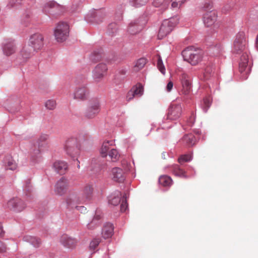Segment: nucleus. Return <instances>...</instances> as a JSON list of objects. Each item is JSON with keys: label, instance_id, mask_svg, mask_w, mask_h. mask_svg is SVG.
<instances>
[{"label": "nucleus", "instance_id": "c756f323", "mask_svg": "<svg viewBox=\"0 0 258 258\" xmlns=\"http://www.w3.org/2000/svg\"><path fill=\"white\" fill-rule=\"evenodd\" d=\"M182 141L187 146L190 147L195 144L196 138L192 134H188L184 136L182 138Z\"/></svg>", "mask_w": 258, "mask_h": 258}, {"label": "nucleus", "instance_id": "412c9836", "mask_svg": "<svg viewBox=\"0 0 258 258\" xmlns=\"http://www.w3.org/2000/svg\"><path fill=\"white\" fill-rule=\"evenodd\" d=\"M143 26L139 23V20H135L130 24L127 31L131 35L138 33L143 28Z\"/></svg>", "mask_w": 258, "mask_h": 258}, {"label": "nucleus", "instance_id": "8fccbe9b", "mask_svg": "<svg viewBox=\"0 0 258 258\" xmlns=\"http://www.w3.org/2000/svg\"><path fill=\"white\" fill-rule=\"evenodd\" d=\"M127 208V204L126 200H122V202L120 205V211L122 212H125Z\"/></svg>", "mask_w": 258, "mask_h": 258}, {"label": "nucleus", "instance_id": "4c0bfd02", "mask_svg": "<svg viewBox=\"0 0 258 258\" xmlns=\"http://www.w3.org/2000/svg\"><path fill=\"white\" fill-rule=\"evenodd\" d=\"M186 0H171V7L173 9H178Z\"/></svg>", "mask_w": 258, "mask_h": 258}, {"label": "nucleus", "instance_id": "f257e3e1", "mask_svg": "<svg viewBox=\"0 0 258 258\" xmlns=\"http://www.w3.org/2000/svg\"><path fill=\"white\" fill-rule=\"evenodd\" d=\"M44 38L43 34L35 33L30 35L27 44H25L21 51L23 58L27 60L41 50L44 46Z\"/></svg>", "mask_w": 258, "mask_h": 258}, {"label": "nucleus", "instance_id": "6e6552de", "mask_svg": "<svg viewBox=\"0 0 258 258\" xmlns=\"http://www.w3.org/2000/svg\"><path fill=\"white\" fill-rule=\"evenodd\" d=\"M89 90L85 85L76 87L73 92V98L79 101H85L89 98Z\"/></svg>", "mask_w": 258, "mask_h": 258}, {"label": "nucleus", "instance_id": "aec40b11", "mask_svg": "<svg viewBox=\"0 0 258 258\" xmlns=\"http://www.w3.org/2000/svg\"><path fill=\"white\" fill-rule=\"evenodd\" d=\"M248 61V55L247 52L242 54L240 57V61L239 62V71L241 73H245L247 75L249 72V69L247 68V63Z\"/></svg>", "mask_w": 258, "mask_h": 258}, {"label": "nucleus", "instance_id": "c85d7f7f", "mask_svg": "<svg viewBox=\"0 0 258 258\" xmlns=\"http://www.w3.org/2000/svg\"><path fill=\"white\" fill-rule=\"evenodd\" d=\"M159 183L163 186H169L172 183V180L169 176L161 175L159 178Z\"/></svg>", "mask_w": 258, "mask_h": 258}, {"label": "nucleus", "instance_id": "6ab92c4d", "mask_svg": "<svg viewBox=\"0 0 258 258\" xmlns=\"http://www.w3.org/2000/svg\"><path fill=\"white\" fill-rule=\"evenodd\" d=\"M113 179L118 182H123L125 178V173L119 167L113 168L112 170Z\"/></svg>", "mask_w": 258, "mask_h": 258}, {"label": "nucleus", "instance_id": "a878e982", "mask_svg": "<svg viewBox=\"0 0 258 258\" xmlns=\"http://www.w3.org/2000/svg\"><path fill=\"white\" fill-rule=\"evenodd\" d=\"M215 69L212 66H207L203 73V79L205 80H209L215 75Z\"/></svg>", "mask_w": 258, "mask_h": 258}, {"label": "nucleus", "instance_id": "f3484780", "mask_svg": "<svg viewBox=\"0 0 258 258\" xmlns=\"http://www.w3.org/2000/svg\"><path fill=\"white\" fill-rule=\"evenodd\" d=\"M60 243L66 248H74L77 244V240L68 235H62L60 239Z\"/></svg>", "mask_w": 258, "mask_h": 258}, {"label": "nucleus", "instance_id": "f8f14e48", "mask_svg": "<svg viewBox=\"0 0 258 258\" xmlns=\"http://www.w3.org/2000/svg\"><path fill=\"white\" fill-rule=\"evenodd\" d=\"M182 107L180 104L173 103L169 109L167 113V118L170 120H175L178 118L181 114Z\"/></svg>", "mask_w": 258, "mask_h": 258}, {"label": "nucleus", "instance_id": "680f3d73", "mask_svg": "<svg viewBox=\"0 0 258 258\" xmlns=\"http://www.w3.org/2000/svg\"><path fill=\"white\" fill-rule=\"evenodd\" d=\"M78 163H79V164H78V167L79 168H80V165H79V164H80V162H79V161H78Z\"/></svg>", "mask_w": 258, "mask_h": 258}, {"label": "nucleus", "instance_id": "2f4dec72", "mask_svg": "<svg viewBox=\"0 0 258 258\" xmlns=\"http://www.w3.org/2000/svg\"><path fill=\"white\" fill-rule=\"evenodd\" d=\"M136 96L140 97L143 94L144 87L143 85L138 83L131 89Z\"/></svg>", "mask_w": 258, "mask_h": 258}, {"label": "nucleus", "instance_id": "864d4df0", "mask_svg": "<svg viewBox=\"0 0 258 258\" xmlns=\"http://www.w3.org/2000/svg\"><path fill=\"white\" fill-rule=\"evenodd\" d=\"M48 139V136L47 135H42L40 136L38 142H42L46 141ZM40 143H39V145H40Z\"/></svg>", "mask_w": 258, "mask_h": 258}, {"label": "nucleus", "instance_id": "c9c22d12", "mask_svg": "<svg viewBox=\"0 0 258 258\" xmlns=\"http://www.w3.org/2000/svg\"><path fill=\"white\" fill-rule=\"evenodd\" d=\"M211 103L210 97H206L203 99V103L201 104L202 107L204 112H207L210 107Z\"/></svg>", "mask_w": 258, "mask_h": 258}, {"label": "nucleus", "instance_id": "7ed1b4c3", "mask_svg": "<svg viewBox=\"0 0 258 258\" xmlns=\"http://www.w3.org/2000/svg\"><path fill=\"white\" fill-rule=\"evenodd\" d=\"M179 19L177 17H173L168 19L164 20L159 30L158 38L162 39L168 35L178 23Z\"/></svg>", "mask_w": 258, "mask_h": 258}, {"label": "nucleus", "instance_id": "f704fd0d", "mask_svg": "<svg viewBox=\"0 0 258 258\" xmlns=\"http://www.w3.org/2000/svg\"><path fill=\"white\" fill-rule=\"evenodd\" d=\"M31 14L29 13L25 14L22 17L21 19V23L25 26H28L30 23L31 21Z\"/></svg>", "mask_w": 258, "mask_h": 258}, {"label": "nucleus", "instance_id": "20e7f679", "mask_svg": "<svg viewBox=\"0 0 258 258\" xmlns=\"http://www.w3.org/2000/svg\"><path fill=\"white\" fill-rule=\"evenodd\" d=\"M247 40L244 32H240L235 36L233 44V53L235 54H242L245 51L246 48Z\"/></svg>", "mask_w": 258, "mask_h": 258}, {"label": "nucleus", "instance_id": "c03bdc74", "mask_svg": "<svg viewBox=\"0 0 258 258\" xmlns=\"http://www.w3.org/2000/svg\"><path fill=\"white\" fill-rule=\"evenodd\" d=\"M191 156L190 155H183L179 157L178 161L179 163L181 164L183 162L189 161L191 160Z\"/></svg>", "mask_w": 258, "mask_h": 258}, {"label": "nucleus", "instance_id": "79ce46f5", "mask_svg": "<svg viewBox=\"0 0 258 258\" xmlns=\"http://www.w3.org/2000/svg\"><path fill=\"white\" fill-rule=\"evenodd\" d=\"M157 67L160 70V71L163 74H164L165 73V69L163 65L162 60L160 56H158V60H157Z\"/></svg>", "mask_w": 258, "mask_h": 258}, {"label": "nucleus", "instance_id": "de8ad7c7", "mask_svg": "<svg viewBox=\"0 0 258 258\" xmlns=\"http://www.w3.org/2000/svg\"><path fill=\"white\" fill-rule=\"evenodd\" d=\"M117 26L115 23H111L108 26V30L110 33H113L116 32Z\"/></svg>", "mask_w": 258, "mask_h": 258}, {"label": "nucleus", "instance_id": "09e8293b", "mask_svg": "<svg viewBox=\"0 0 258 258\" xmlns=\"http://www.w3.org/2000/svg\"><path fill=\"white\" fill-rule=\"evenodd\" d=\"M135 95H134L133 92L132 91V90H131L130 91H129L126 95V101L129 102L131 100H132L135 97Z\"/></svg>", "mask_w": 258, "mask_h": 258}, {"label": "nucleus", "instance_id": "ddd939ff", "mask_svg": "<svg viewBox=\"0 0 258 258\" xmlns=\"http://www.w3.org/2000/svg\"><path fill=\"white\" fill-rule=\"evenodd\" d=\"M43 11L46 14H59L63 12V7L57 4L55 2L51 1L47 3L45 5Z\"/></svg>", "mask_w": 258, "mask_h": 258}, {"label": "nucleus", "instance_id": "dca6fc26", "mask_svg": "<svg viewBox=\"0 0 258 258\" xmlns=\"http://www.w3.org/2000/svg\"><path fill=\"white\" fill-rule=\"evenodd\" d=\"M68 187V180L64 178L61 177L55 184L54 192L56 195L62 196L67 191Z\"/></svg>", "mask_w": 258, "mask_h": 258}, {"label": "nucleus", "instance_id": "37998d69", "mask_svg": "<svg viewBox=\"0 0 258 258\" xmlns=\"http://www.w3.org/2000/svg\"><path fill=\"white\" fill-rule=\"evenodd\" d=\"M100 219L99 215H95L92 221L88 225L89 229H92L94 225L99 224L98 221Z\"/></svg>", "mask_w": 258, "mask_h": 258}, {"label": "nucleus", "instance_id": "423d86ee", "mask_svg": "<svg viewBox=\"0 0 258 258\" xmlns=\"http://www.w3.org/2000/svg\"><path fill=\"white\" fill-rule=\"evenodd\" d=\"M54 35L57 42L65 41L69 35V26L65 22L58 23L54 29Z\"/></svg>", "mask_w": 258, "mask_h": 258}, {"label": "nucleus", "instance_id": "473e14b6", "mask_svg": "<svg viewBox=\"0 0 258 258\" xmlns=\"http://www.w3.org/2000/svg\"><path fill=\"white\" fill-rule=\"evenodd\" d=\"M6 167L7 169L14 170L17 168V163L12 157H7L6 160Z\"/></svg>", "mask_w": 258, "mask_h": 258}, {"label": "nucleus", "instance_id": "2eb2a0df", "mask_svg": "<svg viewBox=\"0 0 258 258\" xmlns=\"http://www.w3.org/2000/svg\"><path fill=\"white\" fill-rule=\"evenodd\" d=\"M217 14L215 11H210L204 13L203 16L204 23L207 27L213 26L217 20Z\"/></svg>", "mask_w": 258, "mask_h": 258}, {"label": "nucleus", "instance_id": "393cba45", "mask_svg": "<svg viewBox=\"0 0 258 258\" xmlns=\"http://www.w3.org/2000/svg\"><path fill=\"white\" fill-rule=\"evenodd\" d=\"M93 189L92 186L90 185H87L84 187L83 191L82 197H81V199H83V202L91 198L93 193Z\"/></svg>", "mask_w": 258, "mask_h": 258}, {"label": "nucleus", "instance_id": "5fc2aeb1", "mask_svg": "<svg viewBox=\"0 0 258 258\" xmlns=\"http://www.w3.org/2000/svg\"><path fill=\"white\" fill-rule=\"evenodd\" d=\"M75 208L77 210L80 211L81 213H85L87 210L86 208L85 207L82 206H76L75 207Z\"/></svg>", "mask_w": 258, "mask_h": 258}, {"label": "nucleus", "instance_id": "b1692460", "mask_svg": "<svg viewBox=\"0 0 258 258\" xmlns=\"http://www.w3.org/2000/svg\"><path fill=\"white\" fill-rule=\"evenodd\" d=\"M112 141H105L103 143L100 149V153L102 157H106L108 155V151L110 146L113 145Z\"/></svg>", "mask_w": 258, "mask_h": 258}, {"label": "nucleus", "instance_id": "6e6d98bb", "mask_svg": "<svg viewBox=\"0 0 258 258\" xmlns=\"http://www.w3.org/2000/svg\"><path fill=\"white\" fill-rule=\"evenodd\" d=\"M173 86V84L172 82L169 81L166 86L167 91L168 92L170 91L171 90V89H172Z\"/></svg>", "mask_w": 258, "mask_h": 258}, {"label": "nucleus", "instance_id": "9d476101", "mask_svg": "<svg viewBox=\"0 0 258 258\" xmlns=\"http://www.w3.org/2000/svg\"><path fill=\"white\" fill-rule=\"evenodd\" d=\"M6 207L11 211L20 212L25 208L26 205L21 199L14 198L7 202Z\"/></svg>", "mask_w": 258, "mask_h": 258}, {"label": "nucleus", "instance_id": "9b49d317", "mask_svg": "<svg viewBox=\"0 0 258 258\" xmlns=\"http://www.w3.org/2000/svg\"><path fill=\"white\" fill-rule=\"evenodd\" d=\"M107 68L105 63H101L97 64L93 71V78L95 82L101 81L106 75Z\"/></svg>", "mask_w": 258, "mask_h": 258}, {"label": "nucleus", "instance_id": "72a5a7b5", "mask_svg": "<svg viewBox=\"0 0 258 258\" xmlns=\"http://www.w3.org/2000/svg\"><path fill=\"white\" fill-rule=\"evenodd\" d=\"M149 0H129L130 4L134 7L139 8L145 5Z\"/></svg>", "mask_w": 258, "mask_h": 258}, {"label": "nucleus", "instance_id": "ea45409f", "mask_svg": "<svg viewBox=\"0 0 258 258\" xmlns=\"http://www.w3.org/2000/svg\"><path fill=\"white\" fill-rule=\"evenodd\" d=\"M213 3L210 1L207 2L205 3L204 7L203 8V10L204 13L207 12H209L210 11H214L213 10Z\"/></svg>", "mask_w": 258, "mask_h": 258}, {"label": "nucleus", "instance_id": "603ef678", "mask_svg": "<svg viewBox=\"0 0 258 258\" xmlns=\"http://www.w3.org/2000/svg\"><path fill=\"white\" fill-rule=\"evenodd\" d=\"M21 0H16V3L14 2V0H11L9 3V5L11 6V7H17L18 6H19V5H20L21 3H20V1Z\"/></svg>", "mask_w": 258, "mask_h": 258}, {"label": "nucleus", "instance_id": "5701e85b", "mask_svg": "<svg viewBox=\"0 0 258 258\" xmlns=\"http://www.w3.org/2000/svg\"><path fill=\"white\" fill-rule=\"evenodd\" d=\"M113 233V226L111 223H106L103 227L102 235L104 238L107 239L112 236Z\"/></svg>", "mask_w": 258, "mask_h": 258}, {"label": "nucleus", "instance_id": "a19ab883", "mask_svg": "<svg viewBox=\"0 0 258 258\" xmlns=\"http://www.w3.org/2000/svg\"><path fill=\"white\" fill-rule=\"evenodd\" d=\"M28 238V240L30 241V242H31L35 247L39 246L41 243V241L39 238L32 236H29Z\"/></svg>", "mask_w": 258, "mask_h": 258}, {"label": "nucleus", "instance_id": "3c124183", "mask_svg": "<svg viewBox=\"0 0 258 258\" xmlns=\"http://www.w3.org/2000/svg\"><path fill=\"white\" fill-rule=\"evenodd\" d=\"M7 247L4 242L0 241V253H3L6 252Z\"/></svg>", "mask_w": 258, "mask_h": 258}, {"label": "nucleus", "instance_id": "bb28decb", "mask_svg": "<svg viewBox=\"0 0 258 258\" xmlns=\"http://www.w3.org/2000/svg\"><path fill=\"white\" fill-rule=\"evenodd\" d=\"M121 196V193L119 191H116L109 197V203L113 206L117 205L120 202Z\"/></svg>", "mask_w": 258, "mask_h": 258}, {"label": "nucleus", "instance_id": "13d9d810", "mask_svg": "<svg viewBox=\"0 0 258 258\" xmlns=\"http://www.w3.org/2000/svg\"><path fill=\"white\" fill-rule=\"evenodd\" d=\"M4 233L3 226L2 224L0 223V236H2Z\"/></svg>", "mask_w": 258, "mask_h": 258}, {"label": "nucleus", "instance_id": "e433bc0d", "mask_svg": "<svg viewBox=\"0 0 258 258\" xmlns=\"http://www.w3.org/2000/svg\"><path fill=\"white\" fill-rule=\"evenodd\" d=\"M108 155L112 161H116L119 157L118 151L115 149H111L108 153Z\"/></svg>", "mask_w": 258, "mask_h": 258}, {"label": "nucleus", "instance_id": "0eeeda50", "mask_svg": "<svg viewBox=\"0 0 258 258\" xmlns=\"http://www.w3.org/2000/svg\"><path fill=\"white\" fill-rule=\"evenodd\" d=\"M100 111V103L97 99H93L89 103L85 116L89 119L94 118Z\"/></svg>", "mask_w": 258, "mask_h": 258}, {"label": "nucleus", "instance_id": "58836bf2", "mask_svg": "<svg viewBox=\"0 0 258 258\" xmlns=\"http://www.w3.org/2000/svg\"><path fill=\"white\" fill-rule=\"evenodd\" d=\"M56 103L54 100H48L45 104V107L49 110H53L56 107Z\"/></svg>", "mask_w": 258, "mask_h": 258}, {"label": "nucleus", "instance_id": "cd10ccee", "mask_svg": "<svg viewBox=\"0 0 258 258\" xmlns=\"http://www.w3.org/2000/svg\"><path fill=\"white\" fill-rule=\"evenodd\" d=\"M172 172L176 176L187 178V176L186 175L184 170L180 168L177 164L172 166Z\"/></svg>", "mask_w": 258, "mask_h": 258}, {"label": "nucleus", "instance_id": "4be33fe9", "mask_svg": "<svg viewBox=\"0 0 258 258\" xmlns=\"http://www.w3.org/2000/svg\"><path fill=\"white\" fill-rule=\"evenodd\" d=\"M53 168L58 173L63 174L67 170L68 165L64 161H57L54 163Z\"/></svg>", "mask_w": 258, "mask_h": 258}, {"label": "nucleus", "instance_id": "a18cd8bd", "mask_svg": "<svg viewBox=\"0 0 258 258\" xmlns=\"http://www.w3.org/2000/svg\"><path fill=\"white\" fill-rule=\"evenodd\" d=\"M32 159L33 160H36V158L39 157L40 154V151L39 149L33 150L31 152Z\"/></svg>", "mask_w": 258, "mask_h": 258}, {"label": "nucleus", "instance_id": "f03ea898", "mask_svg": "<svg viewBox=\"0 0 258 258\" xmlns=\"http://www.w3.org/2000/svg\"><path fill=\"white\" fill-rule=\"evenodd\" d=\"M182 54L185 61L195 66L202 61L203 52L201 49L189 46L182 51Z\"/></svg>", "mask_w": 258, "mask_h": 258}, {"label": "nucleus", "instance_id": "4468645a", "mask_svg": "<svg viewBox=\"0 0 258 258\" xmlns=\"http://www.w3.org/2000/svg\"><path fill=\"white\" fill-rule=\"evenodd\" d=\"M66 202L68 207L73 208L75 207L77 204L83 203V199L77 193L69 194L66 199Z\"/></svg>", "mask_w": 258, "mask_h": 258}, {"label": "nucleus", "instance_id": "7c9ffc66", "mask_svg": "<svg viewBox=\"0 0 258 258\" xmlns=\"http://www.w3.org/2000/svg\"><path fill=\"white\" fill-rule=\"evenodd\" d=\"M146 63V59L144 58H141L138 59L135 63L133 67V71L137 72L142 69Z\"/></svg>", "mask_w": 258, "mask_h": 258}, {"label": "nucleus", "instance_id": "052dcab7", "mask_svg": "<svg viewBox=\"0 0 258 258\" xmlns=\"http://www.w3.org/2000/svg\"><path fill=\"white\" fill-rule=\"evenodd\" d=\"M153 4L155 6V7H158V6L157 5V4H156V2L155 1H154V3H153Z\"/></svg>", "mask_w": 258, "mask_h": 258}, {"label": "nucleus", "instance_id": "bf43d9fd", "mask_svg": "<svg viewBox=\"0 0 258 258\" xmlns=\"http://www.w3.org/2000/svg\"><path fill=\"white\" fill-rule=\"evenodd\" d=\"M255 47L258 50V35L256 36V41H255Z\"/></svg>", "mask_w": 258, "mask_h": 258}, {"label": "nucleus", "instance_id": "4d7b16f0", "mask_svg": "<svg viewBox=\"0 0 258 258\" xmlns=\"http://www.w3.org/2000/svg\"><path fill=\"white\" fill-rule=\"evenodd\" d=\"M100 58H101L100 54L99 53H97L95 58V57L94 58L93 56H92L91 59L94 61H97V60H99L100 59Z\"/></svg>", "mask_w": 258, "mask_h": 258}, {"label": "nucleus", "instance_id": "a211bd4d", "mask_svg": "<svg viewBox=\"0 0 258 258\" xmlns=\"http://www.w3.org/2000/svg\"><path fill=\"white\" fill-rule=\"evenodd\" d=\"M3 51L7 56H10L14 53L16 51V46L12 40H6L3 44Z\"/></svg>", "mask_w": 258, "mask_h": 258}, {"label": "nucleus", "instance_id": "1a4fd4ad", "mask_svg": "<svg viewBox=\"0 0 258 258\" xmlns=\"http://www.w3.org/2000/svg\"><path fill=\"white\" fill-rule=\"evenodd\" d=\"M179 80L182 86L181 89V94L184 95H188L191 89L190 76L185 73H182L179 77Z\"/></svg>", "mask_w": 258, "mask_h": 258}, {"label": "nucleus", "instance_id": "39448f33", "mask_svg": "<svg viewBox=\"0 0 258 258\" xmlns=\"http://www.w3.org/2000/svg\"><path fill=\"white\" fill-rule=\"evenodd\" d=\"M64 149L66 154L70 157L77 158L80 153V144L76 138H72L67 140Z\"/></svg>", "mask_w": 258, "mask_h": 258}, {"label": "nucleus", "instance_id": "49530a36", "mask_svg": "<svg viewBox=\"0 0 258 258\" xmlns=\"http://www.w3.org/2000/svg\"><path fill=\"white\" fill-rule=\"evenodd\" d=\"M100 241L99 239H94L93 240L90 244V249L92 250H94L99 244Z\"/></svg>", "mask_w": 258, "mask_h": 258}]
</instances>
